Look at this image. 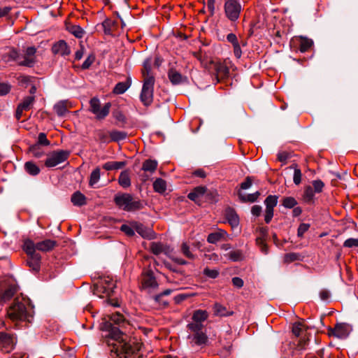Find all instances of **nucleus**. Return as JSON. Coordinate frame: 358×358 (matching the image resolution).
Wrapping results in <instances>:
<instances>
[{"label":"nucleus","mask_w":358,"mask_h":358,"mask_svg":"<svg viewBox=\"0 0 358 358\" xmlns=\"http://www.w3.org/2000/svg\"><path fill=\"white\" fill-rule=\"evenodd\" d=\"M23 250L28 256L27 265L32 271L38 272L41 268V257L34 251V242L29 239L26 240L23 244Z\"/></svg>","instance_id":"obj_5"},{"label":"nucleus","mask_w":358,"mask_h":358,"mask_svg":"<svg viewBox=\"0 0 358 358\" xmlns=\"http://www.w3.org/2000/svg\"><path fill=\"white\" fill-rule=\"evenodd\" d=\"M313 45V42L311 39H308L304 37H301L299 39V48L301 52H306L308 51Z\"/></svg>","instance_id":"obj_30"},{"label":"nucleus","mask_w":358,"mask_h":358,"mask_svg":"<svg viewBox=\"0 0 358 358\" xmlns=\"http://www.w3.org/2000/svg\"><path fill=\"white\" fill-rule=\"evenodd\" d=\"M110 136L113 141H120L127 138V133L124 131L113 130L110 132Z\"/></svg>","instance_id":"obj_42"},{"label":"nucleus","mask_w":358,"mask_h":358,"mask_svg":"<svg viewBox=\"0 0 358 358\" xmlns=\"http://www.w3.org/2000/svg\"><path fill=\"white\" fill-rule=\"evenodd\" d=\"M349 327L345 324H338L331 330V334L338 338H345L349 335Z\"/></svg>","instance_id":"obj_18"},{"label":"nucleus","mask_w":358,"mask_h":358,"mask_svg":"<svg viewBox=\"0 0 358 358\" xmlns=\"http://www.w3.org/2000/svg\"><path fill=\"white\" fill-rule=\"evenodd\" d=\"M181 253L187 259L193 260L196 258V255L192 253L191 249L187 243H182L180 246Z\"/></svg>","instance_id":"obj_40"},{"label":"nucleus","mask_w":358,"mask_h":358,"mask_svg":"<svg viewBox=\"0 0 358 358\" xmlns=\"http://www.w3.org/2000/svg\"><path fill=\"white\" fill-rule=\"evenodd\" d=\"M150 250L155 255L160 254H164L169 256L171 259L176 263L180 265H185L187 264V261L183 259L176 257L175 255H171V250L169 247L159 242H153L150 244Z\"/></svg>","instance_id":"obj_9"},{"label":"nucleus","mask_w":358,"mask_h":358,"mask_svg":"<svg viewBox=\"0 0 358 358\" xmlns=\"http://www.w3.org/2000/svg\"><path fill=\"white\" fill-rule=\"evenodd\" d=\"M126 165L125 162H108L103 165V169L107 171L117 170Z\"/></svg>","instance_id":"obj_37"},{"label":"nucleus","mask_w":358,"mask_h":358,"mask_svg":"<svg viewBox=\"0 0 358 358\" xmlns=\"http://www.w3.org/2000/svg\"><path fill=\"white\" fill-rule=\"evenodd\" d=\"M310 228V224L306 223H302L299 225L297 230V236L299 237H302L303 234L308 230Z\"/></svg>","instance_id":"obj_55"},{"label":"nucleus","mask_w":358,"mask_h":358,"mask_svg":"<svg viewBox=\"0 0 358 358\" xmlns=\"http://www.w3.org/2000/svg\"><path fill=\"white\" fill-rule=\"evenodd\" d=\"M231 281L233 285L237 288H241L244 284L243 280L238 277H234Z\"/></svg>","instance_id":"obj_62"},{"label":"nucleus","mask_w":358,"mask_h":358,"mask_svg":"<svg viewBox=\"0 0 358 358\" xmlns=\"http://www.w3.org/2000/svg\"><path fill=\"white\" fill-rule=\"evenodd\" d=\"M206 189H207L206 187H203V186L196 187L191 192H189L188 194L187 197L190 200H192L196 203H198L201 200V198L203 197V196L206 193Z\"/></svg>","instance_id":"obj_20"},{"label":"nucleus","mask_w":358,"mask_h":358,"mask_svg":"<svg viewBox=\"0 0 358 358\" xmlns=\"http://www.w3.org/2000/svg\"><path fill=\"white\" fill-rule=\"evenodd\" d=\"M129 86V81L118 83L113 88V92L115 94H122L127 90Z\"/></svg>","instance_id":"obj_39"},{"label":"nucleus","mask_w":358,"mask_h":358,"mask_svg":"<svg viewBox=\"0 0 358 358\" xmlns=\"http://www.w3.org/2000/svg\"><path fill=\"white\" fill-rule=\"evenodd\" d=\"M273 216V209L266 208L265 215H264V220L268 224L272 220Z\"/></svg>","instance_id":"obj_61"},{"label":"nucleus","mask_w":358,"mask_h":358,"mask_svg":"<svg viewBox=\"0 0 358 358\" xmlns=\"http://www.w3.org/2000/svg\"><path fill=\"white\" fill-rule=\"evenodd\" d=\"M207 241L210 243H216L220 241V235L217 234L216 232L211 233L208 236Z\"/></svg>","instance_id":"obj_59"},{"label":"nucleus","mask_w":358,"mask_h":358,"mask_svg":"<svg viewBox=\"0 0 358 358\" xmlns=\"http://www.w3.org/2000/svg\"><path fill=\"white\" fill-rule=\"evenodd\" d=\"M7 317L13 322L20 321L31 322L33 317L32 308L24 298L17 297L7 308Z\"/></svg>","instance_id":"obj_2"},{"label":"nucleus","mask_w":358,"mask_h":358,"mask_svg":"<svg viewBox=\"0 0 358 358\" xmlns=\"http://www.w3.org/2000/svg\"><path fill=\"white\" fill-rule=\"evenodd\" d=\"M343 246L345 248L358 247V238H348L344 243Z\"/></svg>","instance_id":"obj_56"},{"label":"nucleus","mask_w":358,"mask_h":358,"mask_svg":"<svg viewBox=\"0 0 358 358\" xmlns=\"http://www.w3.org/2000/svg\"><path fill=\"white\" fill-rule=\"evenodd\" d=\"M111 108L110 102L101 106L100 101L96 97L91 99V113L95 115V119L99 121L104 120L109 114Z\"/></svg>","instance_id":"obj_7"},{"label":"nucleus","mask_w":358,"mask_h":358,"mask_svg":"<svg viewBox=\"0 0 358 358\" xmlns=\"http://www.w3.org/2000/svg\"><path fill=\"white\" fill-rule=\"evenodd\" d=\"M151 64H152V59L151 58L146 59L143 62V67L142 69V74L144 78V79H146L147 78L150 77H154L151 74Z\"/></svg>","instance_id":"obj_38"},{"label":"nucleus","mask_w":358,"mask_h":358,"mask_svg":"<svg viewBox=\"0 0 358 358\" xmlns=\"http://www.w3.org/2000/svg\"><path fill=\"white\" fill-rule=\"evenodd\" d=\"M203 274L208 278L215 279L219 275V271L216 269L206 268L203 270Z\"/></svg>","instance_id":"obj_53"},{"label":"nucleus","mask_w":358,"mask_h":358,"mask_svg":"<svg viewBox=\"0 0 358 358\" xmlns=\"http://www.w3.org/2000/svg\"><path fill=\"white\" fill-rule=\"evenodd\" d=\"M214 315L217 316H228L232 315V312L228 311L226 307L216 303L213 306Z\"/></svg>","instance_id":"obj_31"},{"label":"nucleus","mask_w":358,"mask_h":358,"mask_svg":"<svg viewBox=\"0 0 358 358\" xmlns=\"http://www.w3.org/2000/svg\"><path fill=\"white\" fill-rule=\"evenodd\" d=\"M227 256L233 262L241 261L243 258V253L239 250L231 251L227 255Z\"/></svg>","instance_id":"obj_44"},{"label":"nucleus","mask_w":358,"mask_h":358,"mask_svg":"<svg viewBox=\"0 0 358 358\" xmlns=\"http://www.w3.org/2000/svg\"><path fill=\"white\" fill-rule=\"evenodd\" d=\"M225 217L232 228L238 227L239 217L234 209L231 208H227L225 210Z\"/></svg>","instance_id":"obj_21"},{"label":"nucleus","mask_w":358,"mask_h":358,"mask_svg":"<svg viewBox=\"0 0 358 358\" xmlns=\"http://www.w3.org/2000/svg\"><path fill=\"white\" fill-rule=\"evenodd\" d=\"M287 169H294L293 181L296 185H299L301 182L302 173L301 169L295 164L291 165Z\"/></svg>","instance_id":"obj_36"},{"label":"nucleus","mask_w":358,"mask_h":358,"mask_svg":"<svg viewBox=\"0 0 358 358\" xmlns=\"http://www.w3.org/2000/svg\"><path fill=\"white\" fill-rule=\"evenodd\" d=\"M62 356L64 358H76L74 349L67 347L66 349H64V354Z\"/></svg>","instance_id":"obj_58"},{"label":"nucleus","mask_w":358,"mask_h":358,"mask_svg":"<svg viewBox=\"0 0 358 358\" xmlns=\"http://www.w3.org/2000/svg\"><path fill=\"white\" fill-rule=\"evenodd\" d=\"M324 186V182L320 180H316L313 181V189L314 192H321L323 189Z\"/></svg>","instance_id":"obj_52"},{"label":"nucleus","mask_w":358,"mask_h":358,"mask_svg":"<svg viewBox=\"0 0 358 358\" xmlns=\"http://www.w3.org/2000/svg\"><path fill=\"white\" fill-rule=\"evenodd\" d=\"M187 327L188 329H189L194 334L202 332L201 329L203 327V325L201 323L193 321L192 322L189 323Z\"/></svg>","instance_id":"obj_47"},{"label":"nucleus","mask_w":358,"mask_h":358,"mask_svg":"<svg viewBox=\"0 0 358 358\" xmlns=\"http://www.w3.org/2000/svg\"><path fill=\"white\" fill-rule=\"evenodd\" d=\"M233 66L229 59H224V61L215 62L213 68L215 72V78L217 82H221L229 77V70Z\"/></svg>","instance_id":"obj_11"},{"label":"nucleus","mask_w":358,"mask_h":358,"mask_svg":"<svg viewBox=\"0 0 358 358\" xmlns=\"http://www.w3.org/2000/svg\"><path fill=\"white\" fill-rule=\"evenodd\" d=\"M252 181L250 177H247L244 182L241 184L242 189H247L251 187Z\"/></svg>","instance_id":"obj_63"},{"label":"nucleus","mask_w":358,"mask_h":358,"mask_svg":"<svg viewBox=\"0 0 358 358\" xmlns=\"http://www.w3.org/2000/svg\"><path fill=\"white\" fill-rule=\"evenodd\" d=\"M158 287V283L151 270L143 272L141 275V287L144 289L152 290Z\"/></svg>","instance_id":"obj_13"},{"label":"nucleus","mask_w":358,"mask_h":358,"mask_svg":"<svg viewBox=\"0 0 358 358\" xmlns=\"http://www.w3.org/2000/svg\"><path fill=\"white\" fill-rule=\"evenodd\" d=\"M16 292L13 286H10L6 289H0V306L3 305L7 301L10 299Z\"/></svg>","instance_id":"obj_23"},{"label":"nucleus","mask_w":358,"mask_h":358,"mask_svg":"<svg viewBox=\"0 0 358 358\" xmlns=\"http://www.w3.org/2000/svg\"><path fill=\"white\" fill-rule=\"evenodd\" d=\"M188 338H192V345L194 344L199 346L206 345L208 342V338L203 332L194 334L192 336H189Z\"/></svg>","instance_id":"obj_22"},{"label":"nucleus","mask_w":358,"mask_h":358,"mask_svg":"<svg viewBox=\"0 0 358 358\" xmlns=\"http://www.w3.org/2000/svg\"><path fill=\"white\" fill-rule=\"evenodd\" d=\"M71 202L74 206H81L87 203V198L79 191L73 194L71 199Z\"/></svg>","instance_id":"obj_25"},{"label":"nucleus","mask_w":358,"mask_h":358,"mask_svg":"<svg viewBox=\"0 0 358 358\" xmlns=\"http://www.w3.org/2000/svg\"><path fill=\"white\" fill-rule=\"evenodd\" d=\"M208 317V313L204 310H196L194 312L192 315V320L194 322L201 323L207 320Z\"/></svg>","instance_id":"obj_29"},{"label":"nucleus","mask_w":358,"mask_h":358,"mask_svg":"<svg viewBox=\"0 0 358 358\" xmlns=\"http://www.w3.org/2000/svg\"><path fill=\"white\" fill-rule=\"evenodd\" d=\"M100 178V169L99 168L95 169L91 173V187L98 182Z\"/></svg>","instance_id":"obj_50"},{"label":"nucleus","mask_w":358,"mask_h":358,"mask_svg":"<svg viewBox=\"0 0 358 358\" xmlns=\"http://www.w3.org/2000/svg\"><path fill=\"white\" fill-rule=\"evenodd\" d=\"M278 196L275 195H269L264 201L266 208L273 209L278 203Z\"/></svg>","instance_id":"obj_43"},{"label":"nucleus","mask_w":358,"mask_h":358,"mask_svg":"<svg viewBox=\"0 0 358 358\" xmlns=\"http://www.w3.org/2000/svg\"><path fill=\"white\" fill-rule=\"evenodd\" d=\"M30 150L33 156L36 158H40L44 155V152L40 150L38 145H34L33 147H31Z\"/></svg>","instance_id":"obj_54"},{"label":"nucleus","mask_w":358,"mask_h":358,"mask_svg":"<svg viewBox=\"0 0 358 358\" xmlns=\"http://www.w3.org/2000/svg\"><path fill=\"white\" fill-rule=\"evenodd\" d=\"M296 204V200L292 196L285 197L282 200V206L287 208H292Z\"/></svg>","instance_id":"obj_46"},{"label":"nucleus","mask_w":358,"mask_h":358,"mask_svg":"<svg viewBox=\"0 0 358 358\" xmlns=\"http://www.w3.org/2000/svg\"><path fill=\"white\" fill-rule=\"evenodd\" d=\"M315 192L313 191V189L310 186H308L305 188L304 192H303V200L309 203L313 201L314 198Z\"/></svg>","instance_id":"obj_45"},{"label":"nucleus","mask_w":358,"mask_h":358,"mask_svg":"<svg viewBox=\"0 0 358 358\" xmlns=\"http://www.w3.org/2000/svg\"><path fill=\"white\" fill-rule=\"evenodd\" d=\"M66 29L77 38H82L84 30L79 26L76 24H66Z\"/></svg>","instance_id":"obj_32"},{"label":"nucleus","mask_w":358,"mask_h":358,"mask_svg":"<svg viewBox=\"0 0 358 358\" xmlns=\"http://www.w3.org/2000/svg\"><path fill=\"white\" fill-rule=\"evenodd\" d=\"M71 107V104L67 101H60L54 106V110L58 116L64 117Z\"/></svg>","instance_id":"obj_19"},{"label":"nucleus","mask_w":358,"mask_h":358,"mask_svg":"<svg viewBox=\"0 0 358 358\" xmlns=\"http://www.w3.org/2000/svg\"><path fill=\"white\" fill-rule=\"evenodd\" d=\"M224 14L231 22H236L239 18L242 6L239 0H226L224 4Z\"/></svg>","instance_id":"obj_6"},{"label":"nucleus","mask_w":358,"mask_h":358,"mask_svg":"<svg viewBox=\"0 0 358 358\" xmlns=\"http://www.w3.org/2000/svg\"><path fill=\"white\" fill-rule=\"evenodd\" d=\"M168 77L173 85H179L183 82L182 75L173 69L169 71Z\"/></svg>","instance_id":"obj_26"},{"label":"nucleus","mask_w":358,"mask_h":358,"mask_svg":"<svg viewBox=\"0 0 358 358\" xmlns=\"http://www.w3.org/2000/svg\"><path fill=\"white\" fill-rule=\"evenodd\" d=\"M227 39L233 45L238 43L237 37L234 34H232V33L229 34L227 36Z\"/></svg>","instance_id":"obj_64"},{"label":"nucleus","mask_w":358,"mask_h":358,"mask_svg":"<svg viewBox=\"0 0 358 358\" xmlns=\"http://www.w3.org/2000/svg\"><path fill=\"white\" fill-rule=\"evenodd\" d=\"M118 182L120 185L124 188H127L131 185V180L128 171L121 172L118 178Z\"/></svg>","instance_id":"obj_28"},{"label":"nucleus","mask_w":358,"mask_h":358,"mask_svg":"<svg viewBox=\"0 0 358 358\" xmlns=\"http://www.w3.org/2000/svg\"><path fill=\"white\" fill-rule=\"evenodd\" d=\"M292 333L295 336L300 338L299 345L301 348H304L308 341V338H306L307 332L304 325L301 322L294 323L292 327Z\"/></svg>","instance_id":"obj_14"},{"label":"nucleus","mask_w":358,"mask_h":358,"mask_svg":"<svg viewBox=\"0 0 358 358\" xmlns=\"http://www.w3.org/2000/svg\"><path fill=\"white\" fill-rule=\"evenodd\" d=\"M52 51L54 54L60 55L62 56L69 55L71 53L67 43L63 40L54 44L52 48Z\"/></svg>","instance_id":"obj_17"},{"label":"nucleus","mask_w":358,"mask_h":358,"mask_svg":"<svg viewBox=\"0 0 358 358\" xmlns=\"http://www.w3.org/2000/svg\"><path fill=\"white\" fill-rule=\"evenodd\" d=\"M259 195L260 193L259 192H256L253 194H249L247 195L243 194L241 192L238 193L239 198L243 202H255L257 201Z\"/></svg>","instance_id":"obj_41"},{"label":"nucleus","mask_w":358,"mask_h":358,"mask_svg":"<svg viewBox=\"0 0 358 358\" xmlns=\"http://www.w3.org/2000/svg\"><path fill=\"white\" fill-rule=\"evenodd\" d=\"M36 49L34 47H29L27 48L22 60L18 62L20 66L31 67L36 62Z\"/></svg>","instance_id":"obj_15"},{"label":"nucleus","mask_w":358,"mask_h":358,"mask_svg":"<svg viewBox=\"0 0 358 358\" xmlns=\"http://www.w3.org/2000/svg\"><path fill=\"white\" fill-rule=\"evenodd\" d=\"M120 229L128 236H133L134 235V229L128 224H122L120 227Z\"/></svg>","instance_id":"obj_57"},{"label":"nucleus","mask_w":358,"mask_h":358,"mask_svg":"<svg viewBox=\"0 0 358 358\" xmlns=\"http://www.w3.org/2000/svg\"><path fill=\"white\" fill-rule=\"evenodd\" d=\"M153 188L156 192L163 194L165 192L166 189V182L162 178H157L153 182Z\"/></svg>","instance_id":"obj_33"},{"label":"nucleus","mask_w":358,"mask_h":358,"mask_svg":"<svg viewBox=\"0 0 358 358\" xmlns=\"http://www.w3.org/2000/svg\"><path fill=\"white\" fill-rule=\"evenodd\" d=\"M299 259L300 255L294 252L287 253L284 257V262L286 263H291Z\"/></svg>","instance_id":"obj_48"},{"label":"nucleus","mask_w":358,"mask_h":358,"mask_svg":"<svg viewBox=\"0 0 358 358\" xmlns=\"http://www.w3.org/2000/svg\"><path fill=\"white\" fill-rule=\"evenodd\" d=\"M10 90L9 85L6 83H0V96L7 94Z\"/></svg>","instance_id":"obj_60"},{"label":"nucleus","mask_w":358,"mask_h":358,"mask_svg":"<svg viewBox=\"0 0 358 358\" xmlns=\"http://www.w3.org/2000/svg\"><path fill=\"white\" fill-rule=\"evenodd\" d=\"M114 201L120 209L125 211H135L143 208L140 199H136L130 194L118 193L114 197Z\"/></svg>","instance_id":"obj_4"},{"label":"nucleus","mask_w":358,"mask_h":358,"mask_svg":"<svg viewBox=\"0 0 358 358\" xmlns=\"http://www.w3.org/2000/svg\"><path fill=\"white\" fill-rule=\"evenodd\" d=\"M70 152L64 150L54 151L47 156L44 164L46 167L52 168L66 161Z\"/></svg>","instance_id":"obj_10"},{"label":"nucleus","mask_w":358,"mask_h":358,"mask_svg":"<svg viewBox=\"0 0 358 358\" xmlns=\"http://www.w3.org/2000/svg\"><path fill=\"white\" fill-rule=\"evenodd\" d=\"M155 78L148 77L143 80V85L141 93V101L145 106H149L153 101Z\"/></svg>","instance_id":"obj_8"},{"label":"nucleus","mask_w":358,"mask_h":358,"mask_svg":"<svg viewBox=\"0 0 358 358\" xmlns=\"http://www.w3.org/2000/svg\"><path fill=\"white\" fill-rule=\"evenodd\" d=\"M24 169L31 176H36L40 173L39 167L33 162H27L24 164Z\"/></svg>","instance_id":"obj_35"},{"label":"nucleus","mask_w":358,"mask_h":358,"mask_svg":"<svg viewBox=\"0 0 358 358\" xmlns=\"http://www.w3.org/2000/svg\"><path fill=\"white\" fill-rule=\"evenodd\" d=\"M38 145H41L44 146H48L50 144V141L47 138L46 134L45 133H40L38 136Z\"/></svg>","instance_id":"obj_51"},{"label":"nucleus","mask_w":358,"mask_h":358,"mask_svg":"<svg viewBox=\"0 0 358 358\" xmlns=\"http://www.w3.org/2000/svg\"><path fill=\"white\" fill-rule=\"evenodd\" d=\"M16 344L15 338L13 334L0 332V350L5 353L10 352Z\"/></svg>","instance_id":"obj_12"},{"label":"nucleus","mask_w":358,"mask_h":358,"mask_svg":"<svg viewBox=\"0 0 358 358\" xmlns=\"http://www.w3.org/2000/svg\"><path fill=\"white\" fill-rule=\"evenodd\" d=\"M158 166V163L156 160L146 159L142 165V170L145 172H149L150 173H154Z\"/></svg>","instance_id":"obj_27"},{"label":"nucleus","mask_w":358,"mask_h":358,"mask_svg":"<svg viewBox=\"0 0 358 358\" xmlns=\"http://www.w3.org/2000/svg\"><path fill=\"white\" fill-rule=\"evenodd\" d=\"M256 242L257 244L259 246L262 252L264 255H267L268 253V248L265 243V239L263 238H257Z\"/></svg>","instance_id":"obj_49"},{"label":"nucleus","mask_w":358,"mask_h":358,"mask_svg":"<svg viewBox=\"0 0 358 358\" xmlns=\"http://www.w3.org/2000/svg\"><path fill=\"white\" fill-rule=\"evenodd\" d=\"M93 293L100 298L110 297L115 293L117 289L116 280L110 276H102L91 280V287Z\"/></svg>","instance_id":"obj_3"},{"label":"nucleus","mask_w":358,"mask_h":358,"mask_svg":"<svg viewBox=\"0 0 358 358\" xmlns=\"http://www.w3.org/2000/svg\"><path fill=\"white\" fill-rule=\"evenodd\" d=\"M35 102V96H28L24 98L22 102L20 103L18 106L27 111L31 108L34 103Z\"/></svg>","instance_id":"obj_34"},{"label":"nucleus","mask_w":358,"mask_h":358,"mask_svg":"<svg viewBox=\"0 0 358 358\" xmlns=\"http://www.w3.org/2000/svg\"><path fill=\"white\" fill-rule=\"evenodd\" d=\"M110 322L108 324V330L107 343L113 346L115 352L120 357H127L141 350L142 344L134 338H131L127 333L130 324L120 313H113L108 316Z\"/></svg>","instance_id":"obj_1"},{"label":"nucleus","mask_w":358,"mask_h":358,"mask_svg":"<svg viewBox=\"0 0 358 358\" xmlns=\"http://www.w3.org/2000/svg\"><path fill=\"white\" fill-rule=\"evenodd\" d=\"M136 231L139 235H141L144 238L150 240L155 238L154 231L152 229L144 227L141 224H136Z\"/></svg>","instance_id":"obj_24"},{"label":"nucleus","mask_w":358,"mask_h":358,"mask_svg":"<svg viewBox=\"0 0 358 358\" xmlns=\"http://www.w3.org/2000/svg\"><path fill=\"white\" fill-rule=\"evenodd\" d=\"M56 245V241L46 239L37 243H34V251L37 250L41 252H48L52 250Z\"/></svg>","instance_id":"obj_16"}]
</instances>
